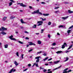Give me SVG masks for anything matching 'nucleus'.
<instances>
[{
  "mask_svg": "<svg viewBox=\"0 0 73 73\" xmlns=\"http://www.w3.org/2000/svg\"><path fill=\"white\" fill-rule=\"evenodd\" d=\"M73 46V45H71L69 47V48H68V50H69V49H70L72 47V46Z\"/></svg>",
  "mask_w": 73,
  "mask_h": 73,
  "instance_id": "nucleus-23",
  "label": "nucleus"
},
{
  "mask_svg": "<svg viewBox=\"0 0 73 73\" xmlns=\"http://www.w3.org/2000/svg\"><path fill=\"white\" fill-rule=\"evenodd\" d=\"M62 27H64V26L61 25L59 26V28H62Z\"/></svg>",
  "mask_w": 73,
  "mask_h": 73,
  "instance_id": "nucleus-36",
  "label": "nucleus"
},
{
  "mask_svg": "<svg viewBox=\"0 0 73 73\" xmlns=\"http://www.w3.org/2000/svg\"><path fill=\"white\" fill-rule=\"evenodd\" d=\"M41 4H45V3L44 2H42L41 3Z\"/></svg>",
  "mask_w": 73,
  "mask_h": 73,
  "instance_id": "nucleus-59",
  "label": "nucleus"
},
{
  "mask_svg": "<svg viewBox=\"0 0 73 73\" xmlns=\"http://www.w3.org/2000/svg\"><path fill=\"white\" fill-rule=\"evenodd\" d=\"M43 16H49V14L48 13H47V14L43 13Z\"/></svg>",
  "mask_w": 73,
  "mask_h": 73,
  "instance_id": "nucleus-13",
  "label": "nucleus"
},
{
  "mask_svg": "<svg viewBox=\"0 0 73 73\" xmlns=\"http://www.w3.org/2000/svg\"><path fill=\"white\" fill-rule=\"evenodd\" d=\"M40 19H42V21H46V18H44V19L42 18H40Z\"/></svg>",
  "mask_w": 73,
  "mask_h": 73,
  "instance_id": "nucleus-21",
  "label": "nucleus"
},
{
  "mask_svg": "<svg viewBox=\"0 0 73 73\" xmlns=\"http://www.w3.org/2000/svg\"><path fill=\"white\" fill-rule=\"evenodd\" d=\"M16 54L17 56H18V57H19V52H17Z\"/></svg>",
  "mask_w": 73,
  "mask_h": 73,
  "instance_id": "nucleus-39",
  "label": "nucleus"
},
{
  "mask_svg": "<svg viewBox=\"0 0 73 73\" xmlns=\"http://www.w3.org/2000/svg\"><path fill=\"white\" fill-rule=\"evenodd\" d=\"M70 51H67V50H66L65 52V53H68V52H70Z\"/></svg>",
  "mask_w": 73,
  "mask_h": 73,
  "instance_id": "nucleus-50",
  "label": "nucleus"
},
{
  "mask_svg": "<svg viewBox=\"0 0 73 73\" xmlns=\"http://www.w3.org/2000/svg\"><path fill=\"white\" fill-rule=\"evenodd\" d=\"M25 33H28V32L26 31L25 32Z\"/></svg>",
  "mask_w": 73,
  "mask_h": 73,
  "instance_id": "nucleus-61",
  "label": "nucleus"
},
{
  "mask_svg": "<svg viewBox=\"0 0 73 73\" xmlns=\"http://www.w3.org/2000/svg\"><path fill=\"white\" fill-rule=\"evenodd\" d=\"M62 52H63L61 51H58L56 52V53L57 54H58V53H62Z\"/></svg>",
  "mask_w": 73,
  "mask_h": 73,
  "instance_id": "nucleus-18",
  "label": "nucleus"
},
{
  "mask_svg": "<svg viewBox=\"0 0 73 73\" xmlns=\"http://www.w3.org/2000/svg\"><path fill=\"white\" fill-rule=\"evenodd\" d=\"M68 12L69 13H73V11H71L70 10H68Z\"/></svg>",
  "mask_w": 73,
  "mask_h": 73,
  "instance_id": "nucleus-19",
  "label": "nucleus"
},
{
  "mask_svg": "<svg viewBox=\"0 0 73 73\" xmlns=\"http://www.w3.org/2000/svg\"><path fill=\"white\" fill-rule=\"evenodd\" d=\"M68 68H66V69L64 70L63 71H66L67 70H68Z\"/></svg>",
  "mask_w": 73,
  "mask_h": 73,
  "instance_id": "nucleus-52",
  "label": "nucleus"
},
{
  "mask_svg": "<svg viewBox=\"0 0 73 73\" xmlns=\"http://www.w3.org/2000/svg\"><path fill=\"white\" fill-rule=\"evenodd\" d=\"M48 37L49 38H50V35L49 34L48 35Z\"/></svg>",
  "mask_w": 73,
  "mask_h": 73,
  "instance_id": "nucleus-42",
  "label": "nucleus"
},
{
  "mask_svg": "<svg viewBox=\"0 0 73 73\" xmlns=\"http://www.w3.org/2000/svg\"><path fill=\"white\" fill-rule=\"evenodd\" d=\"M72 71L71 70H69L67 71V73H69V72H72Z\"/></svg>",
  "mask_w": 73,
  "mask_h": 73,
  "instance_id": "nucleus-45",
  "label": "nucleus"
},
{
  "mask_svg": "<svg viewBox=\"0 0 73 73\" xmlns=\"http://www.w3.org/2000/svg\"><path fill=\"white\" fill-rule=\"evenodd\" d=\"M41 52H42V51H40L39 52H38L37 53V55L38 54H40V53H41Z\"/></svg>",
  "mask_w": 73,
  "mask_h": 73,
  "instance_id": "nucleus-33",
  "label": "nucleus"
},
{
  "mask_svg": "<svg viewBox=\"0 0 73 73\" xmlns=\"http://www.w3.org/2000/svg\"><path fill=\"white\" fill-rule=\"evenodd\" d=\"M14 64H15V66H17L19 65V64L17 63V62L16 61H14Z\"/></svg>",
  "mask_w": 73,
  "mask_h": 73,
  "instance_id": "nucleus-11",
  "label": "nucleus"
},
{
  "mask_svg": "<svg viewBox=\"0 0 73 73\" xmlns=\"http://www.w3.org/2000/svg\"><path fill=\"white\" fill-rule=\"evenodd\" d=\"M64 45H65V46H68L67 44H66V42H65L64 43Z\"/></svg>",
  "mask_w": 73,
  "mask_h": 73,
  "instance_id": "nucleus-31",
  "label": "nucleus"
},
{
  "mask_svg": "<svg viewBox=\"0 0 73 73\" xmlns=\"http://www.w3.org/2000/svg\"><path fill=\"white\" fill-rule=\"evenodd\" d=\"M15 17L14 16H11L10 17L11 19H14Z\"/></svg>",
  "mask_w": 73,
  "mask_h": 73,
  "instance_id": "nucleus-28",
  "label": "nucleus"
},
{
  "mask_svg": "<svg viewBox=\"0 0 73 73\" xmlns=\"http://www.w3.org/2000/svg\"><path fill=\"white\" fill-rule=\"evenodd\" d=\"M37 25H34L32 27L33 28H36Z\"/></svg>",
  "mask_w": 73,
  "mask_h": 73,
  "instance_id": "nucleus-16",
  "label": "nucleus"
},
{
  "mask_svg": "<svg viewBox=\"0 0 73 73\" xmlns=\"http://www.w3.org/2000/svg\"><path fill=\"white\" fill-rule=\"evenodd\" d=\"M29 45H36V44L35 43H33V42H29Z\"/></svg>",
  "mask_w": 73,
  "mask_h": 73,
  "instance_id": "nucleus-6",
  "label": "nucleus"
},
{
  "mask_svg": "<svg viewBox=\"0 0 73 73\" xmlns=\"http://www.w3.org/2000/svg\"><path fill=\"white\" fill-rule=\"evenodd\" d=\"M36 62H35V63H34V64H33V65L32 66V67H33V66H35V65H36Z\"/></svg>",
  "mask_w": 73,
  "mask_h": 73,
  "instance_id": "nucleus-47",
  "label": "nucleus"
},
{
  "mask_svg": "<svg viewBox=\"0 0 73 73\" xmlns=\"http://www.w3.org/2000/svg\"><path fill=\"white\" fill-rule=\"evenodd\" d=\"M56 45V43L55 42L53 43L52 44V46H55Z\"/></svg>",
  "mask_w": 73,
  "mask_h": 73,
  "instance_id": "nucleus-26",
  "label": "nucleus"
},
{
  "mask_svg": "<svg viewBox=\"0 0 73 73\" xmlns=\"http://www.w3.org/2000/svg\"><path fill=\"white\" fill-rule=\"evenodd\" d=\"M18 42L19 43H20V44H23V42H21V41H18Z\"/></svg>",
  "mask_w": 73,
  "mask_h": 73,
  "instance_id": "nucleus-38",
  "label": "nucleus"
},
{
  "mask_svg": "<svg viewBox=\"0 0 73 73\" xmlns=\"http://www.w3.org/2000/svg\"><path fill=\"white\" fill-rule=\"evenodd\" d=\"M61 66H59L58 68H55L53 70H56V69H60V68H61Z\"/></svg>",
  "mask_w": 73,
  "mask_h": 73,
  "instance_id": "nucleus-15",
  "label": "nucleus"
},
{
  "mask_svg": "<svg viewBox=\"0 0 73 73\" xmlns=\"http://www.w3.org/2000/svg\"><path fill=\"white\" fill-rule=\"evenodd\" d=\"M45 65H46V66H47L48 65V64H45Z\"/></svg>",
  "mask_w": 73,
  "mask_h": 73,
  "instance_id": "nucleus-63",
  "label": "nucleus"
},
{
  "mask_svg": "<svg viewBox=\"0 0 73 73\" xmlns=\"http://www.w3.org/2000/svg\"><path fill=\"white\" fill-rule=\"evenodd\" d=\"M27 70H28V69L27 68H26V69L24 70L23 71V72H25V71H27Z\"/></svg>",
  "mask_w": 73,
  "mask_h": 73,
  "instance_id": "nucleus-46",
  "label": "nucleus"
},
{
  "mask_svg": "<svg viewBox=\"0 0 73 73\" xmlns=\"http://www.w3.org/2000/svg\"><path fill=\"white\" fill-rule=\"evenodd\" d=\"M43 23V22L42 21H38L37 22V23L39 24L37 26H40V25H41L42 23Z\"/></svg>",
  "mask_w": 73,
  "mask_h": 73,
  "instance_id": "nucleus-3",
  "label": "nucleus"
},
{
  "mask_svg": "<svg viewBox=\"0 0 73 73\" xmlns=\"http://www.w3.org/2000/svg\"><path fill=\"white\" fill-rule=\"evenodd\" d=\"M12 2H11L9 3V6H11V5H12Z\"/></svg>",
  "mask_w": 73,
  "mask_h": 73,
  "instance_id": "nucleus-34",
  "label": "nucleus"
},
{
  "mask_svg": "<svg viewBox=\"0 0 73 73\" xmlns=\"http://www.w3.org/2000/svg\"><path fill=\"white\" fill-rule=\"evenodd\" d=\"M46 69H44L43 70V72H46Z\"/></svg>",
  "mask_w": 73,
  "mask_h": 73,
  "instance_id": "nucleus-54",
  "label": "nucleus"
},
{
  "mask_svg": "<svg viewBox=\"0 0 73 73\" xmlns=\"http://www.w3.org/2000/svg\"><path fill=\"white\" fill-rule=\"evenodd\" d=\"M68 17H69L67 16L65 17H62V19H63V20H66L67 19H68Z\"/></svg>",
  "mask_w": 73,
  "mask_h": 73,
  "instance_id": "nucleus-8",
  "label": "nucleus"
},
{
  "mask_svg": "<svg viewBox=\"0 0 73 73\" xmlns=\"http://www.w3.org/2000/svg\"><path fill=\"white\" fill-rule=\"evenodd\" d=\"M22 58L23 59V56H24V54H22Z\"/></svg>",
  "mask_w": 73,
  "mask_h": 73,
  "instance_id": "nucleus-49",
  "label": "nucleus"
},
{
  "mask_svg": "<svg viewBox=\"0 0 73 73\" xmlns=\"http://www.w3.org/2000/svg\"><path fill=\"white\" fill-rule=\"evenodd\" d=\"M51 24H52V23L50 22H49L48 23V25H51Z\"/></svg>",
  "mask_w": 73,
  "mask_h": 73,
  "instance_id": "nucleus-30",
  "label": "nucleus"
},
{
  "mask_svg": "<svg viewBox=\"0 0 73 73\" xmlns=\"http://www.w3.org/2000/svg\"><path fill=\"white\" fill-rule=\"evenodd\" d=\"M57 35H60V33H57Z\"/></svg>",
  "mask_w": 73,
  "mask_h": 73,
  "instance_id": "nucleus-62",
  "label": "nucleus"
},
{
  "mask_svg": "<svg viewBox=\"0 0 73 73\" xmlns=\"http://www.w3.org/2000/svg\"><path fill=\"white\" fill-rule=\"evenodd\" d=\"M28 66H29V67L31 66V64H29L28 65Z\"/></svg>",
  "mask_w": 73,
  "mask_h": 73,
  "instance_id": "nucleus-51",
  "label": "nucleus"
},
{
  "mask_svg": "<svg viewBox=\"0 0 73 73\" xmlns=\"http://www.w3.org/2000/svg\"><path fill=\"white\" fill-rule=\"evenodd\" d=\"M8 44H6L5 45V48H8Z\"/></svg>",
  "mask_w": 73,
  "mask_h": 73,
  "instance_id": "nucleus-24",
  "label": "nucleus"
},
{
  "mask_svg": "<svg viewBox=\"0 0 73 73\" xmlns=\"http://www.w3.org/2000/svg\"><path fill=\"white\" fill-rule=\"evenodd\" d=\"M59 12V11H55L54 13H58V12Z\"/></svg>",
  "mask_w": 73,
  "mask_h": 73,
  "instance_id": "nucleus-40",
  "label": "nucleus"
},
{
  "mask_svg": "<svg viewBox=\"0 0 73 73\" xmlns=\"http://www.w3.org/2000/svg\"><path fill=\"white\" fill-rule=\"evenodd\" d=\"M14 68H13L12 69H11V70L9 71V73H11L12 72H15L16 71V69H14Z\"/></svg>",
  "mask_w": 73,
  "mask_h": 73,
  "instance_id": "nucleus-5",
  "label": "nucleus"
},
{
  "mask_svg": "<svg viewBox=\"0 0 73 73\" xmlns=\"http://www.w3.org/2000/svg\"><path fill=\"white\" fill-rule=\"evenodd\" d=\"M43 56H46V54L44 53L43 54Z\"/></svg>",
  "mask_w": 73,
  "mask_h": 73,
  "instance_id": "nucleus-48",
  "label": "nucleus"
},
{
  "mask_svg": "<svg viewBox=\"0 0 73 73\" xmlns=\"http://www.w3.org/2000/svg\"><path fill=\"white\" fill-rule=\"evenodd\" d=\"M1 33L2 34V35H6L7 34V33L5 32H4L3 31H2Z\"/></svg>",
  "mask_w": 73,
  "mask_h": 73,
  "instance_id": "nucleus-14",
  "label": "nucleus"
},
{
  "mask_svg": "<svg viewBox=\"0 0 73 73\" xmlns=\"http://www.w3.org/2000/svg\"><path fill=\"white\" fill-rule=\"evenodd\" d=\"M32 50H33V49H31V50H29V52H32Z\"/></svg>",
  "mask_w": 73,
  "mask_h": 73,
  "instance_id": "nucleus-44",
  "label": "nucleus"
},
{
  "mask_svg": "<svg viewBox=\"0 0 73 73\" xmlns=\"http://www.w3.org/2000/svg\"><path fill=\"white\" fill-rule=\"evenodd\" d=\"M64 58V59H65L66 58V60L64 61V62H66V61H68V60H69V58H68V57Z\"/></svg>",
  "mask_w": 73,
  "mask_h": 73,
  "instance_id": "nucleus-12",
  "label": "nucleus"
},
{
  "mask_svg": "<svg viewBox=\"0 0 73 73\" xmlns=\"http://www.w3.org/2000/svg\"><path fill=\"white\" fill-rule=\"evenodd\" d=\"M52 60V58H50V59H49L48 60V61H50V60Z\"/></svg>",
  "mask_w": 73,
  "mask_h": 73,
  "instance_id": "nucleus-53",
  "label": "nucleus"
},
{
  "mask_svg": "<svg viewBox=\"0 0 73 73\" xmlns=\"http://www.w3.org/2000/svg\"><path fill=\"white\" fill-rule=\"evenodd\" d=\"M1 28H2V29L3 31H7V28H5L3 27H2Z\"/></svg>",
  "mask_w": 73,
  "mask_h": 73,
  "instance_id": "nucleus-10",
  "label": "nucleus"
},
{
  "mask_svg": "<svg viewBox=\"0 0 73 73\" xmlns=\"http://www.w3.org/2000/svg\"><path fill=\"white\" fill-rule=\"evenodd\" d=\"M48 58H49L48 57L44 59H43V61H45V60H46Z\"/></svg>",
  "mask_w": 73,
  "mask_h": 73,
  "instance_id": "nucleus-27",
  "label": "nucleus"
},
{
  "mask_svg": "<svg viewBox=\"0 0 73 73\" xmlns=\"http://www.w3.org/2000/svg\"><path fill=\"white\" fill-rule=\"evenodd\" d=\"M38 44L40 45V44H41V41H40V40H38Z\"/></svg>",
  "mask_w": 73,
  "mask_h": 73,
  "instance_id": "nucleus-20",
  "label": "nucleus"
},
{
  "mask_svg": "<svg viewBox=\"0 0 73 73\" xmlns=\"http://www.w3.org/2000/svg\"><path fill=\"white\" fill-rule=\"evenodd\" d=\"M64 4H68V2H64Z\"/></svg>",
  "mask_w": 73,
  "mask_h": 73,
  "instance_id": "nucleus-58",
  "label": "nucleus"
},
{
  "mask_svg": "<svg viewBox=\"0 0 73 73\" xmlns=\"http://www.w3.org/2000/svg\"><path fill=\"white\" fill-rule=\"evenodd\" d=\"M60 62V60L54 61V64H58V62Z\"/></svg>",
  "mask_w": 73,
  "mask_h": 73,
  "instance_id": "nucleus-9",
  "label": "nucleus"
},
{
  "mask_svg": "<svg viewBox=\"0 0 73 73\" xmlns=\"http://www.w3.org/2000/svg\"><path fill=\"white\" fill-rule=\"evenodd\" d=\"M52 73V71H50L49 72H47V73Z\"/></svg>",
  "mask_w": 73,
  "mask_h": 73,
  "instance_id": "nucleus-55",
  "label": "nucleus"
},
{
  "mask_svg": "<svg viewBox=\"0 0 73 73\" xmlns=\"http://www.w3.org/2000/svg\"><path fill=\"white\" fill-rule=\"evenodd\" d=\"M39 58H41V56H37L35 58V59H37L36 61V63H38L40 61V59H39Z\"/></svg>",
  "mask_w": 73,
  "mask_h": 73,
  "instance_id": "nucleus-2",
  "label": "nucleus"
},
{
  "mask_svg": "<svg viewBox=\"0 0 73 73\" xmlns=\"http://www.w3.org/2000/svg\"><path fill=\"white\" fill-rule=\"evenodd\" d=\"M71 31V30H68L67 31V33H68V34H69V33H70V32Z\"/></svg>",
  "mask_w": 73,
  "mask_h": 73,
  "instance_id": "nucleus-37",
  "label": "nucleus"
},
{
  "mask_svg": "<svg viewBox=\"0 0 73 73\" xmlns=\"http://www.w3.org/2000/svg\"><path fill=\"white\" fill-rule=\"evenodd\" d=\"M13 37V36L12 35L11 36H9V38H10L11 40H14V41H16V39L15 38H12Z\"/></svg>",
  "mask_w": 73,
  "mask_h": 73,
  "instance_id": "nucleus-4",
  "label": "nucleus"
},
{
  "mask_svg": "<svg viewBox=\"0 0 73 73\" xmlns=\"http://www.w3.org/2000/svg\"><path fill=\"white\" fill-rule=\"evenodd\" d=\"M29 7L30 9H32V7L31 6H29Z\"/></svg>",
  "mask_w": 73,
  "mask_h": 73,
  "instance_id": "nucleus-57",
  "label": "nucleus"
},
{
  "mask_svg": "<svg viewBox=\"0 0 73 73\" xmlns=\"http://www.w3.org/2000/svg\"><path fill=\"white\" fill-rule=\"evenodd\" d=\"M19 4H20V5L21 6H22V7H27V6L26 5H24L23 3H19Z\"/></svg>",
  "mask_w": 73,
  "mask_h": 73,
  "instance_id": "nucleus-7",
  "label": "nucleus"
},
{
  "mask_svg": "<svg viewBox=\"0 0 73 73\" xmlns=\"http://www.w3.org/2000/svg\"><path fill=\"white\" fill-rule=\"evenodd\" d=\"M25 38L26 39V40H29V38L27 37H26Z\"/></svg>",
  "mask_w": 73,
  "mask_h": 73,
  "instance_id": "nucleus-56",
  "label": "nucleus"
},
{
  "mask_svg": "<svg viewBox=\"0 0 73 73\" xmlns=\"http://www.w3.org/2000/svg\"><path fill=\"white\" fill-rule=\"evenodd\" d=\"M44 29H41V32H40V33H43V32H44Z\"/></svg>",
  "mask_w": 73,
  "mask_h": 73,
  "instance_id": "nucleus-29",
  "label": "nucleus"
},
{
  "mask_svg": "<svg viewBox=\"0 0 73 73\" xmlns=\"http://www.w3.org/2000/svg\"><path fill=\"white\" fill-rule=\"evenodd\" d=\"M60 8V7H55L54 9H58V8Z\"/></svg>",
  "mask_w": 73,
  "mask_h": 73,
  "instance_id": "nucleus-41",
  "label": "nucleus"
},
{
  "mask_svg": "<svg viewBox=\"0 0 73 73\" xmlns=\"http://www.w3.org/2000/svg\"><path fill=\"white\" fill-rule=\"evenodd\" d=\"M35 65L36 66V67H38V63H37L36 62Z\"/></svg>",
  "mask_w": 73,
  "mask_h": 73,
  "instance_id": "nucleus-35",
  "label": "nucleus"
},
{
  "mask_svg": "<svg viewBox=\"0 0 73 73\" xmlns=\"http://www.w3.org/2000/svg\"><path fill=\"white\" fill-rule=\"evenodd\" d=\"M71 28H72V26L71 27H70V28H68V29H71Z\"/></svg>",
  "mask_w": 73,
  "mask_h": 73,
  "instance_id": "nucleus-64",
  "label": "nucleus"
},
{
  "mask_svg": "<svg viewBox=\"0 0 73 73\" xmlns=\"http://www.w3.org/2000/svg\"><path fill=\"white\" fill-rule=\"evenodd\" d=\"M15 26L16 27H18L19 26V25L17 24H16V25H15Z\"/></svg>",
  "mask_w": 73,
  "mask_h": 73,
  "instance_id": "nucleus-60",
  "label": "nucleus"
},
{
  "mask_svg": "<svg viewBox=\"0 0 73 73\" xmlns=\"http://www.w3.org/2000/svg\"><path fill=\"white\" fill-rule=\"evenodd\" d=\"M55 25L54 24H53L52 25H51V27H54V26H55Z\"/></svg>",
  "mask_w": 73,
  "mask_h": 73,
  "instance_id": "nucleus-32",
  "label": "nucleus"
},
{
  "mask_svg": "<svg viewBox=\"0 0 73 73\" xmlns=\"http://www.w3.org/2000/svg\"><path fill=\"white\" fill-rule=\"evenodd\" d=\"M21 22L22 23V24H25V22H24V21H23V19H21Z\"/></svg>",
  "mask_w": 73,
  "mask_h": 73,
  "instance_id": "nucleus-17",
  "label": "nucleus"
},
{
  "mask_svg": "<svg viewBox=\"0 0 73 73\" xmlns=\"http://www.w3.org/2000/svg\"><path fill=\"white\" fill-rule=\"evenodd\" d=\"M32 14H36V13H38L40 15H42V14L40 12L39 9H38L37 10L34 11L33 12L31 13Z\"/></svg>",
  "mask_w": 73,
  "mask_h": 73,
  "instance_id": "nucleus-1",
  "label": "nucleus"
},
{
  "mask_svg": "<svg viewBox=\"0 0 73 73\" xmlns=\"http://www.w3.org/2000/svg\"><path fill=\"white\" fill-rule=\"evenodd\" d=\"M62 49H64V48H65V45H64V44H63L62 45Z\"/></svg>",
  "mask_w": 73,
  "mask_h": 73,
  "instance_id": "nucleus-25",
  "label": "nucleus"
},
{
  "mask_svg": "<svg viewBox=\"0 0 73 73\" xmlns=\"http://www.w3.org/2000/svg\"><path fill=\"white\" fill-rule=\"evenodd\" d=\"M6 19H7V17H4L3 18V21H5Z\"/></svg>",
  "mask_w": 73,
  "mask_h": 73,
  "instance_id": "nucleus-22",
  "label": "nucleus"
},
{
  "mask_svg": "<svg viewBox=\"0 0 73 73\" xmlns=\"http://www.w3.org/2000/svg\"><path fill=\"white\" fill-rule=\"evenodd\" d=\"M63 73H68V72H67L66 71H63Z\"/></svg>",
  "mask_w": 73,
  "mask_h": 73,
  "instance_id": "nucleus-43",
  "label": "nucleus"
}]
</instances>
